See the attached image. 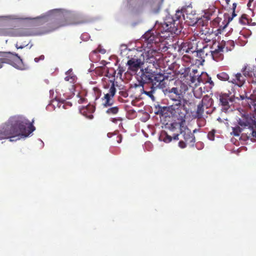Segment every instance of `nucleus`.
<instances>
[{"mask_svg":"<svg viewBox=\"0 0 256 256\" xmlns=\"http://www.w3.org/2000/svg\"><path fill=\"white\" fill-rule=\"evenodd\" d=\"M10 141H13L14 140H12V139H10Z\"/></svg>","mask_w":256,"mask_h":256,"instance_id":"nucleus-57","label":"nucleus"},{"mask_svg":"<svg viewBox=\"0 0 256 256\" xmlns=\"http://www.w3.org/2000/svg\"><path fill=\"white\" fill-rule=\"evenodd\" d=\"M4 63L18 68L22 64V60L16 53L0 52V68L2 67Z\"/></svg>","mask_w":256,"mask_h":256,"instance_id":"nucleus-8","label":"nucleus"},{"mask_svg":"<svg viewBox=\"0 0 256 256\" xmlns=\"http://www.w3.org/2000/svg\"><path fill=\"white\" fill-rule=\"evenodd\" d=\"M149 52L150 50H148V58L146 59V62L149 64L148 66H152L151 68H154L157 70L160 68L158 59L154 56V54H156L157 52L156 50H152V54H154L151 56L150 55Z\"/></svg>","mask_w":256,"mask_h":256,"instance_id":"nucleus-19","label":"nucleus"},{"mask_svg":"<svg viewBox=\"0 0 256 256\" xmlns=\"http://www.w3.org/2000/svg\"><path fill=\"white\" fill-rule=\"evenodd\" d=\"M28 45V44H24L22 45H20V46H18V44H16V47L18 48V49H19V48H24L26 46H27Z\"/></svg>","mask_w":256,"mask_h":256,"instance_id":"nucleus-45","label":"nucleus"},{"mask_svg":"<svg viewBox=\"0 0 256 256\" xmlns=\"http://www.w3.org/2000/svg\"><path fill=\"white\" fill-rule=\"evenodd\" d=\"M206 112L207 114H208V113H209L208 111H206Z\"/></svg>","mask_w":256,"mask_h":256,"instance_id":"nucleus-56","label":"nucleus"},{"mask_svg":"<svg viewBox=\"0 0 256 256\" xmlns=\"http://www.w3.org/2000/svg\"><path fill=\"white\" fill-rule=\"evenodd\" d=\"M253 2V0H249V2L247 4L248 6L250 8L251 6V2Z\"/></svg>","mask_w":256,"mask_h":256,"instance_id":"nucleus-48","label":"nucleus"},{"mask_svg":"<svg viewBox=\"0 0 256 256\" xmlns=\"http://www.w3.org/2000/svg\"><path fill=\"white\" fill-rule=\"evenodd\" d=\"M118 75H119L120 76H122V74L124 72V70L122 67L119 66L118 70Z\"/></svg>","mask_w":256,"mask_h":256,"instance_id":"nucleus-43","label":"nucleus"},{"mask_svg":"<svg viewBox=\"0 0 256 256\" xmlns=\"http://www.w3.org/2000/svg\"><path fill=\"white\" fill-rule=\"evenodd\" d=\"M220 103L222 106V110L227 112L230 108V103H232L234 98L230 97L227 94H221L219 96Z\"/></svg>","mask_w":256,"mask_h":256,"instance_id":"nucleus-16","label":"nucleus"},{"mask_svg":"<svg viewBox=\"0 0 256 256\" xmlns=\"http://www.w3.org/2000/svg\"><path fill=\"white\" fill-rule=\"evenodd\" d=\"M238 100L241 101V104L246 108L250 109L256 114V90L251 94L245 90L236 97Z\"/></svg>","mask_w":256,"mask_h":256,"instance_id":"nucleus-7","label":"nucleus"},{"mask_svg":"<svg viewBox=\"0 0 256 256\" xmlns=\"http://www.w3.org/2000/svg\"><path fill=\"white\" fill-rule=\"evenodd\" d=\"M215 132L214 130H212L208 133V138L209 140H214Z\"/></svg>","mask_w":256,"mask_h":256,"instance_id":"nucleus-40","label":"nucleus"},{"mask_svg":"<svg viewBox=\"0 0 256 256\" xmlns=\"http://www.w3.org/2000/svg\"><path fill=\"white\" fill-rule=\"evenodd\" d=\"M34 35H36V33L30 28H22L14 30L0 26V36H28Z\"/></svg>","mask_w":256,"mask_h":256,"instance_id":"nucleus-9","label":"nucleus"},{"mask_svg":"<svg viewBox=\"0 0 256 256\" xmlns=\"http://www.w3.org/2000/svg\"><path fill=\"white\" fill-rule=\"evenodd\" d=\"M40 18L44 20H50V22L48 24V30L52 32L63 26L70 24H80L88 22V20L80 16H76L70 20L66 18L64 14L59 12V10H52L46 14L42 15Z\"/></svg>","mask_w":256,"mask_h":256,"instance_id":"nucleus-3","label":"nucleus"},{"mask_svg":"<svg viewBox=\"0 0 256 256\" xmlns=\"http://www.w3.org/2000/svg\"><path fill=\"white\" fill-rule=\"evenodd\" d=\"M232 134L234 136H239L241 132H242L243 127H242L240 125L236 126L232 128Z\"/></svg>","mask_w":256,"mask_h":256,"instance_id":"nucleus-32","label":"nucleus"},{"mask_svg":"<svg viewBox=\"0 0 256 256\" xmlns=\"http://www.w3.org/2000/svg\"><path fill=\"white\" fill-rule=\"evenodd\" d=\"M206 110V109L204 107H202L201 104H198L194 117L198 118H202L203 116V114Z\"/></svg>","mask_w":256,"mask_h":256,"instance_id":"nucleus-29","label":"nucleus"},{"mask_svg":"<svg viewBox=\"0 0 256 256\" xmlns=\"http://www.w3.org/2000/svg\"><path fill=\"white\" fill-rule=\"evenodd\" d=\"M150 88L151 90L150 91L144 90V92L150 98H154L153 94L154 92L155 88L152 86H150Z\"/></svg>","mask_w":256,"mask_h":256,"instance_id":"nucleus-36","label":"nucleus"},{"mask_svg":"<svg viewBox=\"0 0 256 256\" xmlns=\"http://www.w3.org/2000/svg\"><path fill=\"white\" fill-rule=\"evenodd\" d=\"M242 72L249 83L256 84V66L246 64L242 69Z\"/></svg>","mask_w":256,"mask_h":256,"instance_id":"nucleus-12","label":"nucleus"},{"mask_svg":"<svg viewBox=\"0 0 256 256\" xmlns=\"http://www.w3.org/2000/svg\"><path fill=\"white\" fill-rule=\"evenodd\" d=\"M119 108L118 106H114L108 108L106 113L108 114H116L118 112Z\"/></svg>","mask_w":256,"mask_h":256,"instance_id":"nucleus-35","label":"nucleus"},{"mask_svg":"<svg viewBox=\"0 0 256 256\" xmlns=\"http://www.w3.org/2000/svg\"><path fill=\"white\" fill-rule=\"evenodd\" d=\"M202 34L204 33V30H202Z\"/></svg>","mask_w":256,"mask_h":256,"instance_id":"nucleus-54","label":"nucleus"},{"mask_svg":"<svg viewBox=\"0 0 256 256\" xmlns=\"http://www.w3.org/2000/svg\"><path fill=\"white\" fill-rule=\"evenodd\" d=\"M201 74L198 72L197 69L190 70L189 68H186L180 76V80L184 82L188 86L194 87L199 85L201 80Z\"/></svg>","mask_w":256,"mask_h":256,"instance_id":"nucleus-6","label":"nucleus"},{"mask_svg":"<svg viewBox=\"0 0 256 256\" xmlns=\"http://www.w3.org/2000/svg\"><path fill=\"white\" fill-rule=\"evenodd\" d=\"M95 111V107L93 105L88 104L86 106H82L80 108V112L90 120L93 118L92 114Z\"/></svg>","mask_w":256,"mask_h":256,"instance_id":"nucleus-20","label":"nucleus"},{"mask_svg":"<svg viewBox=\"0 0 256 256\" xmlns=\"http://www.w3.org/2000/svg\"><path fill=\"white\" fill-rule=\"evenodd\" d=\"M167 94L170 99L172 101H176L178 100L183 101V100H186L184 98V94H182V92L178 90L176 87H173L168 90Z\"/></svg>","mask_w":256,"mask_h":256,"instance_id":"nucleus-17","label":"nucleus"},{"mask_svg":"<svg viewBox=\"0 0 256 256\" xmlns=\"http://www.w3.org/2000/svg\"><path fill=\"white\" fill-rule=\"evenodd\" d=\"M182 124H181L180 121L179 122H172L169 125L167 124L166 127L168 128V130L172 132H174L176 130H177L179 129L180 127L182 125Z\"/></svg>","mask_w":256,"mask_h":256,"instance_id":"nucleus-30","label":"nucleus"},{"mask_svg":"<svg viewBox=\"0 0 256 256\" xmlns=\"http://www.w3.org/2000/svg\"><path fill=\"white\" fill-rule=\"evenodd\" d=\"M186 142H184L182 140H180L178 142V146L182 148H184L186 146Z\"/></svg>","mask_w":256,"mask_h":256,"instance_id":"nucleus-42","label":"nucleus"},{"mask_svg":"<svg viewBox=\"0 0 256 256\" xmlns=\"http://www.w3.org/2000/svg\"><path fill=\"white\" fill-rule=\"evenodd\" d=\"M236 6H237L236 3L234 2L232 4V10L233 12H232V17L228 18V22L231 21L232 20L233 18L235 17L236 16V14L235 13V10L236 8Z\"/></svg>","mask_w":256,"mask_h":256,"instance_id":"nucleus-37","label":"nucleus"},{"mask_svg":"<svg viewBox=\"0 0 256 256\" xmlns=\"http://www.w3.org/2000/svg\"><path fill=\"white\" fill-rule=\"evenodd\" d=\"M208 82L212 86H214V82L211 80V78L208 80Z\"/></svg>","mask_w":256,"mask_h":256,"instance_id":"nucleus-49","label":"nucleus"},{"mask_svg":"<svg viewBox=\"0 0 256 256\" xmlns=\"http://www.w3.org/2000/svg\"><path fill=\"white\" fill-rule=\"evenodd\" d=\"M192 43L190 42H182L179 46H178V51L180 52L184 53L189 52H194L195 50H192V48L191 46Z\"/></svg>","mask_w":256,"mask_h":256,"instance_id":"nucleus-23","label":"nucleus"},{"mask_svg":"<svg viewBox=\"0 0 256 256\" xmlns=\"http://www.w3.org/2000/svg\"><path fill=\"white\" fill-rule=\"evenodd\" d=\"M238 124L243 127L242 136L246 139L256 138V120L252 114H244Z\"/></svg>","mask_w":256,"mask_h":256,"instance_id":"nucleus-5","label":"nucleus"},{"mask_svg":"<svg viewBox=\"0 0 256 256\" xmlns=\"http://www.w3.org/2000/svg\"><path fill=\"white\" fill-rule=\"evenodd\" d=\"M226 3L228 4V2H230V0H226Z\"/></svg>","mask_w":256,"mask_h":256,"instance_id":"nucleus-53","label":"nucleus"},{"mask_svg":"<svg viewBox=\"0 0 256 256\" xmlns=\"http://www.w3.org/2000/svg\"><path fill=\"white\" fill-rule=\"evenodd\" d=\"M246 77L241 73H237L234 75V78H230L229 82L240 87L244 84L246 82Z\"/></svg>","mask_w":256,"mask_h":256,"instance_id":"nucleus-22","label":"nucleus"},{"mask_svg":"<svg viewBox=\"0 0 256 256\" xmlns=\"http://www.w3.org/2000/svg\"><path fill=\"white\" fill-rule=\"evenodd\" d=\"M166 76L160 73H155L154 72L153 78L151 82V86L156 88H163L166 86L164 82Z\"/></svg>","mask_w":256,"mask_h":256,"instance_id":"nucleus-14","label":"nucleus"},{"mask_svg":"<svg viewBox=\"0 0 256 256\" xmlns=\"http://www.w3.org/2000/svg\"><path fill=\"white\" fill-rule=\"evenodd\" d=\"M206 110L210 108L213 104V100L208 96H204L199 103Z\"/></svg>","mask_w":256,"mask_h":256,"instance_id":"nucleus-26","label":"nucleus"},{"mask_svg":"<svg viewBox=\"0 0 256 256\" xmlns=\"http://www.w3.org/2000/svg\"><path fill=\"white\" fill-rule=\"evenodd\" d=\"M18 139H20V138H25L24 136H18ZM16 140H18V138H16Z\"/></svg>","mask_w":256,"mask_h":256,"instance_id":"nucleus-51","label":"nucleus"},{"mask_svg":"<svg viewBox=\"0 0 256 256\" xmlns=\"http://www.w3.org/2000/svg\"><path fill=\"white\" fill-rule=\"evenodd\" d=\"M224 46L222 44H218L215 42L211 47L210 52L213 59L216 61L219 62L222 60L224 58L222 52Z\"/></svg>","mask_w":256,"mask_h":256,"instance_id":"nucleus-13","label":"nucleus"},{"mask_svg":"<svg viewBox=\"0 0 256 256\" xmlns=\"http://www.w3.org/2000/svg\"><path fill=\"white\" fill-rule=\"evenodd\" d=\"M143 64V60L136 58H131L127 62L128 70L134 72H136Z\"/></svg>","mask_w":256,"mask_h":256,"instance_id":"nucleus-18","label":"nucleus"},{"mask_svg":"<svg viewBox=\"0 0 256 256\" xmlns=\"http://www.w3.org/2000/svg\"><path fill=\"white\" fill-rule=\"evenodd\" d=\"M176 88L178 89L180 91L182 92L184 94L188 90V86L185 84L180 80H178L175 82Z\"/></svg>","mask_w":256,"mask_h":256,"instance_id":"nucleus-27","label":"nucleus"},{"mask_svg":"<svg viewBox=\"0 0 256 256\" xmlns=\"http://www.w3.org/2000/svg\"><path fill=\"white\" fill-rule=\"evenodd\" d=\"M174 102L170 106L160 108L156 114L162 116H172L180 121L181 124H183L185 122L186 116L188 113L186 106L187 100H183V101H181L178 100Z\"/></svg>","mask_w":256,"mask_h":256,"instance_id":"nucleus-4","label":"nucleus"},{"mask_svg":"<svg viewBox=\"0 0 256 256\" xmlns=\"http://www.w3.org/2000/svg\"><path fill=\"white\" fill-rule=\"evenodd\" d=\"M178 133L174 134L172 136L165 132L164 134H162L160 138L164 142L168 143L172 142V140H178Z\"/></svg>","mask_w":256,"mask_h":256,"instance_id":"nucleus-25","label":"nucleus"},{"mask_svg":"<svg viewBox=\"0 0 256 256\" xmlns=\"http://www.w3.org/2000/svg\"><path fill=\"white\" fill-rule=\"evenodd\" d=\"M204 40H205L206 42H210V39H207V38H206Z\"/></svg>","mask_w":256,"mask_h":256,"instance_id":"nucleus-50","label":"nucleus"},{"mask_svg":"<svg viewBox=\"0 0 256 256\" xmlns=\"http://www.w3.org/2000/svg\"><path fill=\"white\" fill-rule=\"evenodd\" d=\"M186 8L183 7L178 10L174 16H167L164 22L156 23L154 26L155 33L154 30L146 32L142 36L144 48H150L160 41L159 37L165 39L170 38L173 34H179L182 30V20L185 19L184 13Z\"/></svg>","mask_w":256,"mask_h":256,"instance_id":"nucleus-1","label":"nucleus"},{"mask_svg":"<svg viewBox=\"0 0 256 256\" xmlns=\"http://www.w3.org/2000/svg\"><path fill=\"white\" fill-rule=\"evenodd\" d=\"M220 18H219L218 17H217L216 18H215L212 22H211V24L214 27H217L218 24H219V23L220 21Z\"/></svg>","mask_w":256,"mask_h":256,"instance_id":"nucleus-39","label":"nucleus"},{"mask_svg":"<svg viewBox=\"0 0 256 256\" xmlns=\"http://www.w3.org/2000/svg\"><path fill=\"white\" fill-rule=\"evenodd\" d=\"M44 59V55H41L38 58H36L34 60L36 62H38L40 60H43Z\"/></svg>","mask_w":256,"mask_h":256,"instance_id":"nucleus-44","label":"nucleus"},{"mask_svg":"<svg viewBox=\"0 0 256 256\" xmlns=\"http://www.w3.org/2000/svg\"><path fill=\"white\" fill-rule=\"evenodd\" d=\"M35 130L32 122L20 116L10 117L2 125H0V140L12 138L20 136H28Z\"/></svg>","mask_w":256,"mask_h":256,"instance_id":"nucleus-2","label":"nucleus"},{"mask_svg":"<svg viewBox=\"0 0 256 256\" xmlns=\"http://www.w3.org/2000/svg\"><path fill=\"white\" fill-rule=\"evenodd\" d=\"M151 67L150 66H148L144 70H141V74L138 78L139 85L142 86L143 88L144 84H151L152 82L154 71L151 69Z\"/></svg>","mask_w":256,"mask_h":256,"instance_id":"nucleus-10","label":"nucleus"},{"mask_svg":"<svg viewBox=\"0 0 256 256\" xmlns=\"http://www.w3.org/2000/svg\"><path fill=\"white\" fill-rule=\"evenodd\" d=\"M66 76L64 80L66 81L70 82V83H74L76 80V76L72 73V70H69L66 73Z\"/></svg>","mask_w":256,"mask_h":256,"instance_id":"nucleus-28","label":"nucleus"},{"mask_svg":"<svg viewBox=\"0 0 256 256\" xmlns=\"http://www.w3.org/2000/svg\"><path fill=\"white\" fill-rule=\"evenodd\" d=\"M86 101V99L84 98H80V99L78 100V102L79 104H82L84 102Z\"/></svg>","mask_w":256,"mask_h":256,"instance_id":"nucleus-47","label":"nucleus"},{"mask_svg":"<svg viewBox=\"0 0 256 256\" xmlns=\"http://www.w3.org/2000/svg\"><path fill=\"white\" fill-rule=\"evenodd\" d=\"M248 16L246 14H242L239 19V22L242 25H246L248 23Z\"/></svg>","mask_w":256,"mask_h":256,"instance_id":"nucleus-33","label":"nucleus"},{"mask_svg":"<svg viewBox=\"0 0 256 256\" xmlns=\"http://www.w3.org/2000/svg\"><path fill=\"white\" fill-rule=\"evenodd\" d=\"M94 90L96 95V100L99 98L101 96L102 92L98 88H94Z\"/></svg>","mask_w":256,"mask_h":256,"instance_id":"nucleus-38","label":"nucleus"},{"mask_svg":"<svg viewBox=\"0 0 256 256\" xmlns=\"http://www.w3.org/2000/svg\"><path fill=\"white\" fill-rule=\"evenodd\" d=\"M198 46H197L196 50H197V51H202V49H201V48H200V49L198 50Z\"/></svg>","mask_w":256,"mask_h":256,"instance_id":"nucleus-52","label":"nucleus"},{"mask_svg":"<svg viewBox=\"0 0 256 256\" xmlns=\"http://www.w3.org/2000/svg\"><path fill=\"white\" fill-rule=\"evenodd\" d=\"M116 92L114 82H112L107 92H104V96L102 98V104L104 107L110 106L114 104L113 98Z\"/></svg>","mask_w":256,"mask_h":256,"instance_id":"nucleus-11","label":"nucleus"},{"mask_svg":"<svg viewBox=\"0 0 256 256\" xmlns=\"http://www.w3.org/2000/svg\"><path fill=\"white\" fill-rule=\"evenodd\" d=\"M181 134L186 143L190 144L195 142V136L190 129L184 128L181 132Z\"/></svg>","mask_w":256,"mask_h":256,"instance_id":"nucleus-21","label":"nucleus"},{"mask_svg":"<svg viewBox=\"0 0 256 256\" xmlns=\"http://www.w3.org/2000/svg\"><path fill=\"white\" fill-rule=\"evenodd\" d=\"M142 6L148 7L154 13H158L161 8V4L157 0H139Z\"/></svg>","mask_w":256,"mask_h":256,"instance_id":"nucleus-15","label":"nucleus"},{"mask_svg":"<svg viewBox=\"0 0 256 256\" xmlns=\"http://www.w3.org/2000/svg\"><path fill=\"white\" fill-rule=\"evenodd\" d=\"M217 78L222 81H229L230 80L229 75L226 72H222L216 75Z\"/></svg>","mask_w":256,"mask_h":256,"instance_id":"nucleus-31","label":"nucleus"},{"mask_svg":"<svg viewBox=\"0 0 256 256\" xmlns=\"http://www.w3.org/2000/svg\"><path fill=\"white\" fill-rule=\"evenodd\" d=\"M111 122H112L113 123H114V124H118V122H122V118H121L120 117H118V118H111ZM120 125H121L122 126V123L120 122Z\"/></svg>","mask_w":256,"mask_h":256,"instance_id":"nucleus-41","label":"nucleus"},{"mask_svg":"<svg viewBox=\"0 0 256 256\" xmlns=\"http://www.w3.org/2000/svg\"><path fill=\"white\" fill-rule=\"evenodd\" d=\"M206 46H203V48H206Z\"/></svg>","mask_w":256,"mask_h":256,"instance_id":"nucleus-55","label":"nucleus"},{"mask_svg":"<svg viewBox=\"0 0 256 256\" xmlns=\"http://www.w3.org/2000/svg\"><path fill=\"white\" fill-rule=\"evenodd\" d=\"M210 20V14L206 13L201 18H198L196 22L197 26L204 27L208 24V22Z\"/></svg>","mask_w":256,"mask_h":256,"instance_id":"nucleus-24","label":"nucleus"},{"mask_svg":"<svg viewBox=\"0 0 256 256\" xmlns=\"http://www.w3.org/2000/svg\"><path fill=\"white\" fill-rule=\"evenodd\" d=\"M248 25L252 26H256V22H252V20L250 18H248V23L247 24Z\"/></svg>","mask_w":256,"mask_h":256,"instance_id":"nucleus-46","label":"nucleus"},{"mask_svg":"<svg viewBox=\"0 0 256 256\" xmlns=\"http://www.w3.org/2000/svg\"><path fill=\"white\" fill-rule=\"evenodd\" d=\"M224 46L226 48L227 51L232 50L234 47V42L231 40H228Z\"/></svg>","mask_w":256,"mask_h":256,"instance_id":"nucleus-34","label":"nucleus"}]
</instances>
